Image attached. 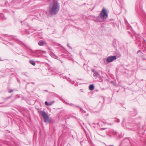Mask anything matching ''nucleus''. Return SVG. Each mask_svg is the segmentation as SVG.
Listing matches in <instances>:
<instances>
[{
  "label": "nucleus",
  "instance_id": "1",
  "mask_svg": "<svg viewBox=\"0 0 146 146\" xmlns=\"http://www.w3.org/2000/svg\"><path fill=\"white\" fill-rule=\"evenodd\" d=\"M51 2L48 9L50 14L52 15L56 14L59 11L60 5L57 0H50Z\"/></svg>",
  "mask_w": 146,
  "mask_h": 146
},
{
  "label": "nucleus",
  "instance_id": "2",
  "mask_svg": "<svg viewBox=\"0 0 146 146\" xmlns=\"http://www.w3.org/2000/svg\"><path fill=\"white\" fill-rule=\"evenodd\" d=\"M100 15L104 21L107 18L108 16L106 9L104 8L101 11Z\"/></svg>",
  "mask_w": 146,
  "mask_h": 146
},
{
  "label": "nucleus",
  "instance_id": "3",
  "mask_svg": "<svg viewBox=\"0 0 146 146\" xmlns=\"http://www.w3.org/2000/svg\"><path fill=\"white\" fill-rule=\"evenodd\" d=\"M135 37L136 38L137 42L139 43L138 45L139 46H140L141 44V42L143 40L145 42V41L144 39L142 38L139 35H136Z\"/></svg>",
  "mask_w": 146,
  "mask_h": 146
},
{
  "label": "nucleus",
  "instance_id": "4",
  "mask_svg": "<svg viewBox=\"0 0 146 146\" xmlns=\"http://www.w3.org/2000/svg\"><path fill=\"white\" fill-rule=\"evenodd\" d=\"M42 116L44 119L45 122H48L49 119L48 116L47 115L45 111H43L42 112Z\"/></svg>",
  "mask_w": 146,
  "mask_h": 146
},
{
  "label": "nucleus",
  "instance_id": "5",
  "mask_svg": "<svg viewBox=\"0 0 146 146\" xmlns=\"http://www.w3.org/2000/svg\"><path fill=\"white\" fill-rule=\"evenodd\" d=\"M116 59V56H108L106 59V61L108 62H111L114 60Z\"/></svg>",
  "mask_w": 146,
  "mask_h": 146
},
{
  "label": "nucleus",
  "instance_id": "6",
  "mask_svg": "<svg viewBox=\"0 0 146 146\" xmlns=\"http://www.w3.org/2000/svg\"><path fill=\"white\" fill-rule=\"evenodd\" d=\"M94 21H98L102 22L104 21L102 18L100 16V15L99 16L95 17L94 19Z\"/></svg>",
  "mask_w": 146,
  "mask_h": 146
},
{
  "label": "nucleus",
  "instance_id": "7",
  "mask_svg": "<svg viewBox=\"0 0 146 146\" xmlns=\"http://www.w3.org/2000/svg\"><path fill=\"white\" fill-rule=\"evenodd\" d=\"M38 45L40 46H42L46 44V42L42 40H40L39 41L38 43Z\"/></svg>",
  "mask_w": 146,
  "mask_h": 146
},
{
  "label": "nucleus",
  "instance_id": "8",
  "mask_svg": "<svg viewBox=\"0 0 146 146\" xmlns=\"http://www.w3.org/2000/svg\"><path fill=\"white\" fill-rule=\"evenodd\" d=\"M93 72H94V77H98L99 76V74L98 72L96 71H95L94 70H93Z\"/></svg>",
  "mask_w": 146,
  "mask_h": 146
},
{
  "label": "nucleus",
  "instance_id": "9",
  "mask_svg": "<svg viewBox=\"0 0 146 146\" xmlns=\"http://www.w3.org/2000/svg\"><path fill=\"white\" fill-rule=\"evenodd\" d=\"M89 88L90 90H92L94 88V86L93 84H91L90 85Z\"/></svg>",
  "mask_w": 146,
  "mask_h": 146
},
{
  "label": "nucleus",
  "instance_id": "10",
  "mask_svg": "<svg viewBox=\"0 0 146 146\" xmlns=\"http://www.w3.org/2000/svg\"><path fill=\"white\" fill-rule=\"evenodd\" d=\"M29 62L32 65L34 66L35 65L36 63L33 60H31L29 61Z\"/></svg>",
  "mask_w": 146,
  "mask_h": 146
},
{
  "label": "nucleus",
  "instance_id": "11",
  "mask_svg": "<svg viewBox=\"0 0 146 146\" xmlns=\"http://www.w3.org/2000/svg\"><path fill=\"white\" fill-rule=\"evenodd\" d=\"M45 104L46 105V106H50V104H49V102H47V101H46L45 102Z\"/></svg>",
  "mask_w": 146,
  "mask_h": 146
},
{
  "label": "nucleus",
  "instance_id": "12",
  "mask_svg": "<svg viewBox=\"0 0 146 146\" xmlns=\"http://www.w3.org/2000/svg\"><path fill=\"white\" fill-rule=\"evenodd\" d=\"M23 45H24L25 47H26L27 48H28V49H30V47H29V46H28V45H26V44H23Z\"/></svg>",
  "mask_w": 146,
  "mask_h": 146
},
{
  "label": "nucleus",
  "instance_id": "13",
  "mask_svg": "<svg viewBox=\"0 0 146 146\" xmlns=\"http://www.w3.org/2000/svg\"><path fill=\"white\" fill-rule=\"evenodd\" d=\"M46 51H41L40 52V53L41 54H42L43 53H46Z\"/></svg>",
  "mask_w": 146,
  "mask_h": 146
},
{
  "label": "nucleus",
  "instance_id": "14",
  "mask_svg": "<svg viewBox=\"0 0 146 146\" xmlns=\"http://www.w3.org/2000/svg\"><path fill=\"white\" fill-rule=\"evenodd\" d=\"M118 54H117V56H118V57H120L121 56V54L119 52H118Z\"/></svg>",
  "mask_w": 146,
  "mask_h": 146
},
{
  "label": "nucleus",
  "instance_id": "15",
  "mask_svg": "<svg viewBox=\"0 0 146 146\" xmlns=\"http://www.w3.org/2000/svg\"><path fill=\"white\" fill-rule=\"evenodd\" d=\"M11 97V96H9L8 97H7L5 98H4V99L5 100H7L8 99L10 98Z\"/></svg>",
  "mask_w": 146,
  "mask_h": 146
},
{
  "label": "nucleus",
  "instance_id": "16",
  "mask_svg": "<svg viewBox=\"0 0 146 146\" xmlns=\"http://www.w3.org/2000/svg\"><path fill=\"white\" fill-rule=\"evenodd\" d=\"M54 101H53L49 102V104H50V105H52V104H53L54 103Z\"/></svg>",
  "mask_w": 146,
  "mask_h": 146
},
{
  "label": "nucleus",
  "instance_id": "17",
  "mask_svg": "<svg viewBox=\"0 0 146 146\" xmlns=\"http://www.w3.org/2000/svg\"><path fill=\"white\" fill-rule=\"evenodd\" d=\"M113 133H114L115 134V135H117V132L115 131H113Z\"/></svg>",
  "mask_w": 146,
  "mask_h": 146
},
{
  "label": "nucleus",
  "instance_id": "18",
  "mask_svg": "<svg viewBox=\"0 0 146 146\" xmlns=\"http://www.w3.org/2000/svg\"><path fill=\"white\" fill-rule=\"evenodd\" d=\"M115 122H117V123H119L120 122L119 119H117V120L115 121Z\"/></svg>",
  "mask_w": 146,
  "mask_h": 146
},
{
  "label": "nucleus",
  "instance_id": "19",
  "mask_svg": "<svg viewBox=\"0 0 146 146\" xmlns=\"http://www.w3.org/2000/svg\"><path fill=\"white\" fill-rule=\"evenodd\" d=\"M52 56L53 57H57V58L58 57L57 56H55V55L54 54H52Z\"/></svg>",
  "mask_w": 146,
  "mask_h": 146
},
{
  "label": "nucleus",
  "instance_id": "20",
  "mask_svg": "<svg viewBox=\"0 0 146 146\" xmlns=\"http://www.w3.org/2000/svg\"><path fill=\"white\" fill-rule=\"evenodd\" d=\"M67 46L71 49L72 48L70 46L69 44H67Z\"/></svg>",
  "mask_w": 146,
  "mask_h": 146
},
{
  "label": "nucleus",
  "instance_id": "21",
  "mask_svg": "<svg viewBox=\"0 0 146 146\" xmlns=\"http://www.w3.org/2000/svg\"><path fill=\"white\" fill-rule=\"evenodd\" d=\"M40 51V50H36L34 52V53H36L38 51Z\"/></svg>",
  "mask_w": 146,
  "mask_h": 146
},
{
  "label": "nucleus",
  "instance_id": "22",
  "mask_svg": "<svg viewBox=\"0 0 146 146\" xmlns=\"http://www.w3.org/2000/svg\"><path fill=\"white\" fill-rule=\"evenodd\" d=\"M13 90H10V91H9V92H8L9 93H11V92H13Z\"/></svg>",
  "mask_w": 146,
  "mask_h": 146
},
{
  "label": "nucleus",
  "instance_id": "23",
  "mask_svg": "<svg viewBox=\"0 0 146 146\" xmlns=\"http://www.w3.org/2000/svg\"><path fill=\"white\" fill-rule=\"evenodd\" d=\"M25 33H27V34H29V32L28 31H25Z\"/></svg>",
  "mask_w": 146,
  "mask_h": 146
},
{
  "label": "nucleus",
  "instance_id": "24",
  "mask_svg": "<svg viewBox=\"0 0 146 146\" xmlns=\"http://www.w3.org/2000/svg\"><path fill=\"white\" fill-rule=\"evenodd\" d=\"M36 57H40V56H39V55H38V54H36Z\"/></svg>",
  "mask_w": 146,
  "mask_h": 146
},
{
  "label": "nucleus",
  "instance_id": "25",
  "mask_svg": "<svg viewBox=\"0 0 146 146\" xmlns=\"http://www.w3.org/2000/svg\"><path fill=\"white\" fill-rule=\"evenodd\" d=\"M68 104L70 106H72V105L74 106V105L73 104H72V103H71L70 104Z\"/></svg>",
  "mask_w": 146,
  "mask_h": 146
},
{
  "label": "nucleus",
  "instance_id": "26",
  "mask_svg": "<svg viewBox=\"0 0 146 146\" xmlns=\"http://www.w3.org/2000/svg\"><path fill=\"white\" fill-rule=\"evenodd\" d=\"M26 74H27V73L26 72H25V73H23V74H24V75H25V76H26Z\"/></svg>",
  "mask_w": 146,
  "mask_h": 146
},
{
  "label": "nucleus",
  "instance_id": "27",
  "mask_svg": "<svg viewBox=\"0 0 146 146\" xmlns=\"http://www.w3.org/2000/svg\"><path fill=\"white\" fill-rule=\"evenodd\" d=\"M141 52V50H139L137 51V53H139V52Z\"/></svg>",
  "mask_w": 146,
  "mask_h": 146
},
{
  "label": "nucleus",
  "instance_id": "28",
  "mask_svg": "<svg viewBox=\"0 0 146 146\" xmlns=\"http://www.w3.org/2000/svg\"><path fill=\"white\" fill-rule=\"evenodd\" d=\"M80 91H81V92H83V90L82 89H81L80 90Z\"/></svg>",
  "mask_w": 146,
  "mask_h": 146
},
{
  "label": "nucleus",
  "instance_id": "29",
  "mask_svg": "<svg viewBox=\"0 0 146 146\" xmlns=\"http://www.w3.org/2000/svg\"><path fill=\"white\" fill-rule=\"evenodd\" d=\"M0 15L1 16H3V14H0Z\"/></svg>",
  "mask_w": 146,
  "mask_h": 146
},
{
  "label": "nucleus",
  "instance_id": "30",
  "mask_svg": "<svg viewBox=\"0 0 146 146\" xmlns=\"http://www.w3.org/2000/svg\"><path fill=\"white\" fill-rule=\"evenodd\" d=\"M113 145H109V146H107V145H106V146H113Z\"/></svg>",
  "mask_w": 146,
  "mask_h": 146
},
{
  "label": "nucleus",
  "instance_id": "31",
  "mask_svg": "<svg viewBox=\"0 0 146 146\" xmlns=\"http://www.w3.org/2000/svg\"><path fill=\"white\" fill-rule=\"evenodd\" d=\"M3 60H1V58H0V61H3Z\"/></svg>",
  "mask_w": 146,
  "mask_h": 146
},
{
  "label": "nucleus",
  "instance_id": "32",
  "mask_svg": "<svg viewBox=\"0 0 146 146\" xmlns=\"http://www.w3.org/2000/svg\"><path fill=\"white\" fill-rule=\"evenodd\" d=\"M136 115V114L135 115H132L133 116H135V115Z\"/></svg>",
  "mask_w": 146,
  "mask_h": 146
},
{
  "label": "nucleus",
  "instance_id": "33",
  "mask_svg": "<svg viewBox=\"0 0 146 146\" xmlns=\"http://www.w3.org/2000/svg\"><path fill=\"white\" fill-rule=\"evenodd\" d=\"M45 91H46V92H47V90H45Z\"/></svg>",
  "mask_w": 146,
  "mask_h": 146
},
{
  "label": "nucleus",
  "instance_id": "34",
  "mask_svg": "<svg viewBox=\"0 0 146 146\" xmlns=\"http://www.w3.org/2000/svg\"><path fill=\"white\" fill-rule=\"evenodd\" d=\"M1 18L2 19H3V18H2V17H1Z\"/></svg>",
  "mask_w": 146,
  "mask_h": 146
}]
</instances>
